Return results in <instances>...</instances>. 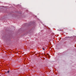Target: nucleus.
<instances>
[{"instance_id": "nucleus-2", "label": "nucleus", "mask_w": 76, "mask_h": 76, "mask_svg": "<svg viewBox=\"0 0 76 76\" xmlns=\"http://www.w3.org/2000/svg\"><path fill=\"white\" fill-rule=\"evenodd\" d=\"M7 72H8V73H9V71H8Z\"/></svg>"}, {"instance_id": "nucleus-1", "label": "nucleus", "mask_w": 76, "mask_h": 76, "mask_svg": "<svg viewBox=\"0 0 76 76\" xmlns=\"http://www.w3.org/2000/svg\"><path fill=\"white\" fill-rule=\"evenodd\" d=\"M42 49L43 50H45V49H44V48H42Z\"/></svg>"}]
</instances>
